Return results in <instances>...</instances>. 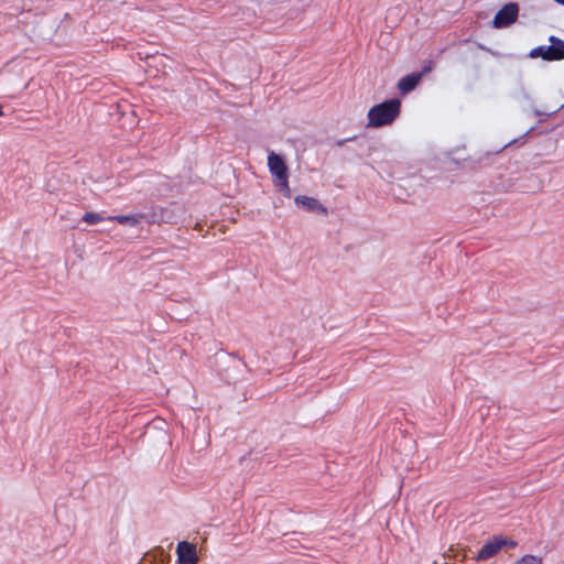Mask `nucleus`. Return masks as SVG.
<instances>
[{
    "instance_id": "nucleus-1",
    "label": "nucleus",
    "mask_w": 564,
    "mask_h": 564,
    "mask_svg": "<svg viewBox=\"0 0 564 564\" xmlns=\"http://www.w3.org/2000/svg\"><path fill=\"white\" fill-rule=\"evenodd\" d=\"M401 101L397 98L375 105L368 111V127L379 128L391 124L400 115Z\"/></svg>"
},
{
    "instance_id": "nucleus-2",
    "label": "nucleus",
    "mask_w": 564,
    "mask_h": 564,
    "mask_svg": "<svg viewBox=\"0 0 564 564\" xmlns=\"http://www.w3.org/2000/svg\"><path fill=\"white\" fill-rule=\"evenodd\" d=\"M550 46H538L531 50L529 56L532 58L542 57L544 61L564 59V41L556 36H550Z\"/></svg>"
},
{
    "instance_id": "nucleus-3",
    "label": "nucleus",
    "mask_w": 564,
    "mask_h": 564,
    "mask_svg": "<svg viewBox=\"0 0 564 564\" xmlns=\"http://www.w3.org/2000/svg\"><path fill=\"white\" fill-rule=\"evenodd\" d=\"M516 545L517 542L513 540H508L501 535H495L481 546L477 553L476 560L486 561L494 557L502 547H514Z\"/></svg>"
},
{
    "instance_id": "nucleus-4",
    "label": "nucleus",
    "mask_w": 564,
    "mask_h": 564,
    "mask_svg": "<svg viewBox=\"0 0 564 564\" xmlns=\"http://www.w3.org/2000/svg\"><path fill=\"white\" fill-rule=\"evenodd\" d=\"M175 210H181V207L175 204L172 205L171 208L152 207L147 212V223L149 225L161 223L176 224L177 217Z\"/></svg>"
},
{
    "instance_id": "nucleus-5",
    "label": "nucleus",
    "mask_w": 564,
    "mask_h": 564,
    "mask_svg": "<svg viewBox=\"0 0 564 564\" xmlns=\"http://www.w3.org/2000/svg\"><path fill=\"white\" fill-rule=\"evenodd\" d=\"M518 15V4L513 2L507 3L496 13L492 25L497 29L507 28L517 21Z\"/></svg>"
},
{
    "instance_id": "nucleus-6",
    "label": "nucleus",
    "mask_w": 564,
    "mask_h": 564,
    "mask_svg": "<svg viewBox=\"0 0 564 564\" xmlns=\"http://www.w3.org/2000/svg\"><path fill=\"white\" fill-rule=\"evenodd\" d=\"M294 203L299 208L307 213L322 215L324 217L328 216V209L315 197L297 195L294 198Z\"/></svg>"
},
{
    "instance_id": "nucleus-7",
    "label": "nucleus",
    "mask_w": 564,
    "mask_h": 564,
    "mask_svg": "<svg viewBox=\"0 0 564 564\" xmlns=\"http://www.w3.org/2000/svg\"><path fill=\"white\" fill-rule=\"evenodd\" d=\"M176 553L178 564H197L198 557L194 544L182 541L177 544Z\"/></svg>"
},
{
    "instance_id": "nucleus-8",
    "label": "nucleus",
    "mask_w": 564,
    "mask_h": 564,
    "mask_svg": "<svg viewBox=\"0 0 564 564\" xmlns=\"http://www.w3.org/2000/svg\"><path fill=\"white\" fill-rule=\"evenodd\" d=\"M268 166L273 176H285L286 165L279 154L271 152L268 155Z\"/></svg>"
},
{
    "instance_id": "nucleus-9",
    "label": "nucleus",
    "mask_w": 564,
    "mask_h": 564,
    "mask_svg": "<svg viewBox=\"0 0 564 564\" xmlns=\"http://www.w3.org/2000/svg\"><path fill=\"white\" fill-rule=\"evenodd\" d=\"M422 78L421 73H412L404 77H402L398 83V88L403 93H410L420 83Z\"/></svg>"
},
{
    "instance_id": "nucleus-10",
    "label": "nucleus",
    "mask_w": 564,
    "mask_h": 564,
    "mask_svg": "<svg viewBox=\"0 0 564 564\" xmlns=\"http://www.w3.org/2000/svg\"><path fill=\"white\" fill-rule=\"evenodd\" d=\"M109 219L115 220L121 225L137 226L141 223V220H144L147 223V213L117 215L109 217Z\"/></svg>"
},
{
    "instance_id": "nucleus-11",
    "label": "nucleus",
    "mask_w": 564,
    "mask_h": 564,
    "mask_svg": "<svg viewBox=\"0 0 564 564\" xmlns=\"http://www.w3.org/2000/svg\"><path fill=\"white\" fill-rule=\"evenodd\" d=\"M90 180L93 181L91 185H90V189L96 195H101V194H104V193L109 191L108 186H104V183H106L108 181H111V178H98V177H95V178H90Z\"/></svg>"
},
{
    "instance_id": "nucleus-12",
    "label": "nucleus",
    "mask_w": 564,
    "mask_h": 564,
    "mask_svg": "<svg viewBox=\"0 0 564 564\" xmlns=\"http://www.w3.org/2000/svg\"><path fill=\"white\" fill-rule=\"evenodd\" d=\"M289 178H274V187L275 189L283 194L285 197H291V188L289 186Z\"/></svg>"
},
{
    "instance_id": "nucleus-13",
    "label": "nucleus",
    "mask_w": 564,
    "mask_h": 564,
    "mask_svg": "<svg viewBox=\"0 0 564 564\" xmlns=\"http://www.w3.org/2000/svg\"><path fill=\"white\" fill-rule=\"evenodd\" d=\"M391 193L399 200H405L410 196L402 184H392Z\"/></svg>"
},
{
    "instance_id": "nucleus-14",
    "label": "nucleus",
    "mask_w": 564,
    "mask_h": 564,
    "mask_svg": "<svg viewBox=\"0 0 564 564\" xmlns=\"http://www.w3.org/2000/svg\"><path fill=\"white\" fill-rule=\"evenodd\" d=\"M105 218L97 214V213H93V212H88V213H85L84 216H83V220L85 223H87L88 225H96L100 221H102Z\"/></svg>"
},
{
    "instance_id": "nucleus-15",
    "label": "nucleus",
    "mask_w": 564,
    "mask_h": 564,
    "mask_svg": "<svg viewBox=\"0 0 564 564\" xmlns=\"http://www.w3.org/2000/svg\"><path fill=\"white\" fill-rule=\"evenodd\" d=\"M513 564H543L542 557L535 555H524Z\"/></svg>"
},
{
    "instance_id": "nucleus-16",
    "label": "nucleus",
    "mask_w": 564,
    "mask_h": 564,
    "mask_svg": "<svg viewBox=\"0 0 564 564\" xmlns=\"http://www.w3.org/2000/svg\"><path fill=\"white\" fill-rule=\"evenodd\" d=\"M139 564H163V558L154 554H145Z\"/></svg>"
},
{
    "instance_id": "nucleus-17",
    "label": "nucleus",
    "mask_w": 564,
    "mask_h": 564,
    "mask_svg": "<svg viewBox=\"0 0 564 564\" xmlns=\"http://www.w3.org/2000/svg\"><path fill=\"white\" fill-rule=\"evenodd\" d=\"M541 188H542V185L539 183L536 186H534V187L532 188V192H534V191H539V189H541Z\"/></svg>"
},
{
    "instance_id": "nucleus-18",
    "label": "nucleus",
    "mask_w": 564,
    "mask_h": 564,
    "mask_svg": "<svg viewBox=\"0 0 564 564\" xmlns=\"http://www.w3.org/2000/svg\"><path fill=\"white\" fill-rule=\"evenodd\" d=\"M554 2L561 4V6H564V0H553Z\"/></svg>"
},
{
    "instance_id": "nucleus-19",
    "label": "nucleus",
    "mask_w": 564,
    "mask_h": 564,
    "mask_svg": "<svg viewBox=\"0 0 564 564\" xmlns=\"http://www.w3.org/2000/svg\"><path fill=\"white\" fill-rule=\"evenodd\" d=\"M3 115H4V112H3V108H2V106L0 105V117H2Z\"/></svg>"
}]
</instances>
